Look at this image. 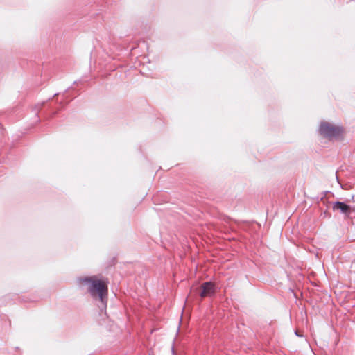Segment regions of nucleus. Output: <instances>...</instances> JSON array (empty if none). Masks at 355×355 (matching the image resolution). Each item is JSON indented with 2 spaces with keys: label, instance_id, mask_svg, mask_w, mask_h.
Masks as SVG:
<instances>
[{
  "label": "nucleus",
  "instance_id": "1",
  "mask_svg": "<svg viewBox=\"0 0 355 355\" xmlns=\"http://www.w3.org/2000/svg\"><path fill=\"white\" fill-rule=\"evenodd\" d=\"M78 282L80 285L87 286V290L94 299H98L105 306L107 296V286L96 276L79 277Z\"/></svg>",
  "mask_w": 355,
  "mask_h": 355
},
{
  "label": "nucleus",
  "instance_id": "2",
  "mask_svg": "<svg viewBox=\"0 0 355 355\" xmlns=\"http://www.w3.org/2000/svg\"><path fill=\"white\" fill-rule=\"evenodd\" d=\"M320 133L329 139L338 137L343 131L342 128L336 126L328 122H322L319 129Z\"/></svg>",
  "mask_w": 355,
  "mask_h": 355
},
{
  "label": "nucleus",
  "instance_id": "3",
  "mask_svg": "<svg viewBox=\"0 0 355 355\" xmlns=\"http://www.w3.org/2000/svg\"><path fill=\"white\" fill-rule=\"evenodd\" d=\"M215 291V284L211 282H206L201 285V292L200 295L202 297H210L214 295Z\"/></svg>",
  "mask_w": 355,
  "mask_h": 355
},
{
  "label": "nucleus",
  "instance_id": "4",
  "mask_svg": "<svg viewBox=\"0 0 355 355\" xmlns=\"http://www.w3.org/2000/svg\"><path fill=\"white\" fill-rule=\"evenodd\" d=\"M332 209L334 211H339L341 214H345L346 216H348L352 211V208L350 206L347 205L345 202L340 201H336L334 202L332 205Z\"/></svg>",
  "mask_w": 355,
  "mask_h": 355
},
{
  "label": "nucleus",
  "instance_id": "5",
  "mask_svg": "<svg viewBox=\"0 0 355 355\" xmlns=\"http://www.w3.org/2000/svg\"><path fill=\"white\" fill-rule=\"evenodd\" d=\"M171 351H172L173 354H175V349H174V346H172V347H171Z\"/></svg>",
  "mask_w": 355,
  "mask_h": 355
},
{
  "label": "nucleus",
  "instance_id": "6",
  "mask_svg": "<svg viewBox=\"0 0 355 355\" xmlns=\"http://www.w3.org/2000/svg\"><path fill=\"white\" fill-rule=\"evenodd\" d=\"M295 334L297 336H301V335L299 334V333L297 331H295Z\"/></svg>",
  "mask_w": 355,
  "mask_h": 355
}]
</instances>
